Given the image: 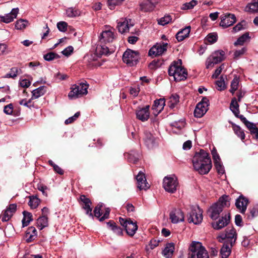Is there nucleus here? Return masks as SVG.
I'll list each match as a JSON object with an SVG mask.
<instances>
[{
  "label": "nucleus",
  "instance_id": "nucleus-1",
  "mask_svg": "<svg viewBox=\"0 0 258 258\" xmlns=\"http://www.w3.org/2000/svg\"><path fill=\"white\" fill-rule=\"evenodd\" d=\"M194 169L201 174L208 173L212 167L211 160L209 154L204 150L196 152L192 159Z\"/></svg>",
  "mask_w": 258,
  "mask_h": 258
},
{
  "label": "nucleus",
  "instance_id": "nucleus-2",
  "mask_svg": "<svg viewBox=\"0 0 258 258\" xmlns=\"http://www.w3.org/2000/svg\"><path fill=\"white\" fill-rule=\"evenodd\" d=\"M181 64V60L178 59L173 61L169 68V75L173 76L175 81H180L186 78L187 72Z\"/></svg>",
  "mask_w": 258,
  "mask_h": 258
},
{
  "label": "nucleus",
  "instance_id": "nucleus-3",
  "mask_svg": "<svg viewBox=\"0 0 258 258\" xmlns=\"http://www.w3.org/2000/svg\"><path fill=\"white\" fill-rule=\"evenodd\" d=\"M88 85L86 83L75 84L71 88V91L68 94L70 99H75L86 95L88 93Z\"/></svg>",
  "mask_w": 258,
  "mask_h": 258
},
{
  "label": "nucleus",
  "instance_id": "nucleus-4",
  "mask_svg": "<svg viewBox=\"0 0 258 258\" xmlns=\"http://www.w3.org/2000/svg\"><path fill=\"white\" fill-rule=\"evenodd\" d=\"M190 249L191 258H209L208 252L200 242H193Z\"/></svg>",
  "mask_w": 258,
  "mask_h": 258
},
{
  "label": "nucleus",
  "instance_id": "nucleus-5",
  "mask_svg": "<svg viewBox=\"0 0 258 258\" xmlns=\"http://www.w3.org/2000/svg\"><path fill=\"white\" fill-rule=\"evenodd\" d=\"M217 238L220 242H222L224 240H225L224 242H227L230 244L231 246H232L236 240V231L233 227H228L226 228L224 233H220Z\"/></svg>",
  "mask_w": 258,
  "mask_h": 258
},
{
  "label": "nucleus",
  "instance_id": "nucleus-6",
  "mask_svg": "<svg viewBox=\"0 0 258 258\" xmlns=\"http://www.w3.org/2000/svg\"><path fill=\"white\" fill-rule=\"evenodd\" d=\"M225 52L223 50H217L214 52L207 59L206 67L209 69L212 68L216 64L224 59Z\"/></svg>",
  "mask_w": 258,
  "mask_h": 258
},
{
  "label": "nucleus",
  "instance_id": "nucleus-7",
  "mask_svg": "<svg viewBox=\"0 0 258 258\" xmlns=\"http://www.w3.org/2000/svg\"><path fill=\"white\" fill-rule=\"evenodd\" d=\"M115 29L109 26H105L99 36L101 44L112 42L115 39Z\"/></svg>",
  "mask_w": 258,
  "mask_h": 258
},
{
  "label": "nucleus",
  "instance_id": "nucleus-8",
  "mask_svg": "<svg viewBox=\"0 0 258 258\" xmlns=\"http://www.w3.org/2000/svg\"><path fill=\"white\" fill-rule=\"evenodd\" d=\"M139 59V54L138 52L131 49H127L122 55L123 62L131 67L136 65Z\"/></svg>",
  "mask_w": 258,
  "mask_h": 258
},
{
  "label": "nucleus",
  "instance_id": "nucleus-9",
  "mask_svg": "<svg viewBox=\"0 0 258 258\" xmlns=\"http://www.w3.org/2000/svg\"><path fill=\"white\" fill-rule=\"evenodd\" d=\"M163 186L165 190L170 193L175 192L178 186V182L175 176H166L163 179Z\"/></svg>",
  "mask_w": 258,
  "mask_h": 258
},
{
  "label": "nucleus",
  "instance_id": "nucleus-10",
  "mask_svg": "<svg viewBox=\"0 0 258 258\" xmlns=\"http://www.w3.org/2000/svg\"><path fill=\"white\" fill-rule=\"evenodd\" d=\"M203 211L199 207H192L188 214V221L195 224L201 223L203 220Z\"/></svg>",
  "mask_w": 258,
  "mask_h": 258
},
{
  "label": "nucleus",
  "instance_id": "nucleus-11",
  "mask_svg": "<svg viewBox=\"0 0 258 258\" xmlns=\"http://www.w3.org/2000/svg\"><path fill=\"white\" fill-rule=\"evenodd\" d=\"M167 43H157L149 50V55L151 56L161 55L167 50Z\"/></svg>",
  "mask_w": 258,
  "mask_h": 258
},
{
  "label": "nucleus",
  "instance_id": "nucleus-12",
  "mask_svg": "<svg viewBox=\"0 0 258 258\" xmlns=\"http://www.w3.org/2000/svg\"><path fill=\"white\" fill-rule=\"evenodd\" d=\"M169 218L172 223H178L184 221V216L183 212L180 209L172 210L169 215Z\"/></svg>",
  "mask_w": 258,
  "mask_h": 258
},
{
  "label": "nucleus",
  "instance_id": "nucleus-13",
  "mask_svg": "<svg viewBox=\"0 0 258 258\" xmlns=\"http://www.w3.org/2000/svg\"><path fill=\"white\" fill-rule=\"evenodd\" d=\"M236 22V17L231 14H225L221 17L220 26L223 28H227L233 25Z\"/></svg>",
  "mask_w": 258,
  "mask_h": 258
},
{
  "label": "nucleus",
  "instance_id": "nucleus-14",
  "mask_svg": "<svg viewBox=\"0 0 258 258\" xmlns=\"http://www.w3.org/2000/svg\"><path fill=\"white\" fill-rule=\"evenodd\" d=\"M137 186L140 189L147 190L150 187L149 184L147 182L145 174L142 171H140L136 176Z\"/></svg>",
  "mask_w": 258,
  "mask_h": 258
},
{
  "label": "nucleus",
  "instance_id": "nucleus-15",
  "mask_svg": "<svg viewBox=\"0 0 258 258\" xmlns=\"http://www.w3.org/2000/svg\"><path fill=\"white\" fill-rule=\"evenodd\" d=\"M149 105L145 107L140 108L136 111L137 118L142 121H147L150 117Z\"/></svg>",
  "mask_w": 258,
  "mask_h": 258
},
{
  "label": "nucleus",
  "instance_id": "nucleus-16",
  "mask_svg": "<svg viewBox=\"0 0 258 258\" xmlns=\"http://www.w3.org/2000/svg\"><path fill=\"white\" fill-rule=\"evenodd\" d=\"M248 203V200L243 196H240L236 200L235 206L240 212L244 214Z\"/></svg>",
  "mask_w": 258,
  "mask_h": 258
},
{
  "label": "nucleus",
  "instance_id": "nucleus-17",
  "mask_svg": "<svg viewBox=\"0 0 258 258\" xmlns=\"http://www.w3.org/2000/svg\"><path fill=\"white\" fill-rule=\"evenodd\" d=\"M133 26L132 20L125 19L123 21L118 23L117 28L120 33H124L128 32L130 28Z\"/></svg>",
  "mask_w": 258,
  "mask_h": 258
},
{
  "label": "nucleus",
  "instance_id": "nucleus-18",
  "mask_svg": "<svg viewBox=\"0 0 258 258\" xmlns=\"http://www.w3.org/2000/svg\"><path fill=\"white\" fill-rule=\"evenodd\" d=\"M102 207V204H99L95 208L94 210V216L99 218L100 221H102L108 218L110 213V209L109 208H106L104 214L102 216H101L102 214L101 212Z\"/></svg>",
  "mask_w": 258,
  "mask_h": 258
},
{
  "label": "nucleus",
  "instance_id": "nucleus-19",
  "mask_svg": "<svg viewBox=\"0 0 258 258\" xmlns=\"http://www.w3.org/2000/svg\"><path fill=\"white\" fill-rule=\"evenodd\" d=\"M222 211V207L215 203L210 207L208 212L209 216L212 219H216L219 217V214Z\"/></svg>",
  "mask_w": 258,
  "mask_h": 258
},
{
  "label": "nucleus",
  "instance_id": "nucleus-20",
  "mask_svg": "<svg viewBox=\"0 0 258 258\" xmlns=\"http://www.w3.org/2000/svg\"><path fill=\"white\" fill-rule=\"evenodd\" d=\"M230 221L229 215H225L219 220L218 222L212 223V227L214 229L219 230L228 225Z\"/></svg>",
  "mask_w": 258,
  "mask_h": 258
},
{
  "label": "nucleus",
  "instance_id": "nucleus-21",
  "mask_svg": "<svg viewBox=\"0 0 258 258\" xmlns=\"http://www.w3.org/2000/svg\"><path fill=\"white\" fill-rule=\"evenodd\" d=\"M165 105V101L164 98L156 100L154 101V104L152 106L153 113L155 115H157L163 109Z\"/></svg>",
  "mask_w": 258,
  "mask_h": 258
},
{
  "label": "nucleus",
  "instance_id": "nucleus-22",
  "mask_svg": "<svg viewBox=\"0 0 258 258\" xmlns=\"http://www.w3.org/2000/svg\"><path fill=\"white\" fill-rule=\"evenodd\" d=\"M157 2H152L150 0H144L140 5V9L141 11L147 12L154 10Z\"/></svg>",
  "mask_w": 258,
  "mask_h": 258
},
{
  "label": "nucleus",
  "instance_id": "nucleus-23",
  "mask_svg": "<svg viewBox=\"0 0 258 258\" xmlns=\"http://www.w3.org/2000/svg\"><path fill=\"white\" fill-rule=\"evenodd\" d=\"M18 12V8L13 9L10 13L2 17V21L6 23H9L13 21L14 19L16 18Z\"/></svg>",
  "mask_w": 258,
  "mask_h": 258
},
{
  "label": "nucleus",
  "instance_id": "nucleus-24",
  "mask_svg": "<svg viewBox=\"0 0 258 258\" xmlns=\"http://www.w3.org/2000/svg\"><path fill=\"white\" fill-rule=\"evenodd\" d=\"M174 249V244L173 243H167L162 251V254L166 258H170L173 255Z\"/></svg>",
  "mask_w": 258,
  "mask_h": 258
},
{
  "label": "nucleus",
  "instance_id": "nucleus-25",
  "mask_svg": "<svg viewBox=\"0 0 258 258\" xmlns=\"http://www.w3.org/2000/svg\"><path fill=\"white\" fill-rule=\"evenodd\" d=\"M125 229L128 235L133 236L138 229V226L136 222H134L130 220V221L125 225Z\"/></svg>",
  "mask_w": 258,
  "mask_h": 258
},
{
  "label": "nucleus",
  "instance_id": "nucleus-26",
  "mask_svg": "<svg viewBox=\"0 0 258 258\" xmlns=\"http://www.w3.org/2000/svg\"><path fill=\"white\" fill-rule=\"evenodd\" d=\"M208 107L202 105V103H198L194 111L195 117L200 118L207 111Z\"/></svg>",
  "mask_w": 258,
  "mask_h": 258
},
{
  "label": "nucleus",
  "instance_id": "nucleus-27",
  "mask_svg": "<svg viewBox=\"0 0 258 258\" xmlns=\"http://www.w3.org/2000/svg\"><path fill=\"white\" fill-rule=\"evenodd\" d=\"M190 31V26L185 27L184 29L179 31L176 35V38L178 41H181L185 38L188 37Z\"/></svg>",
  "mask_w": 258,
  "mask_h": 258
},
{
  "label": "nucleus",
  "instance_id": "nucleus-28",
  "mask_svg": "<svg viewBox=\"0 0 258 258\" xmlns=\"http://www.w3.org/2000/svg\"><path fill=\"white\" fill-rule=\"evenodd\" d=\"M144 134V140L147 146L149 148H153L155 143L154 137L150 132L147 131L145 132Z\"/></svg>",
  "mask_w": 258,
  "mask_h": 258
},
{
  "label": "nucleus",
  "instance_id": "nucleus-29",
  "mask_svg": "<svg viewBox=\"0 0 258 258\" xmlns=\"http://www.w3.org/2000/svg\"><path fill=\"white\" fill-rule=\"evenodd\" d=\"M47 91V87L44 86H42L38 88L33 90L32 92V96L31 99H37L39 97L43 96Z\"/></svg>",
  "mask_w": 258,
  "mask_h": 258
},
{
  "label": "nucleus",
  "instance_id": "nucleus-30",
  "mask_svg": "<svg viewBox=\"0 0 258 258\" xmlns=\"http://www.w3.org/2000/svg\"><path fill=\"white\" fill-rule=\"evenodd\" d=\"M232 246L227 242H224V244L221 249L220 253L222 258H227L231 253Z\"/></svg>",
  "mask_w": 258,
  "mask_h": 258
},
{
  "label": "nucleus",
  "instance_id": "nucleus-31",
  "mask_svg": "<svg viewBox=\"0 0 258 258\" xmlns=\"http://www.w3.org/2000/svg\"><path fill=\"white\" fill-rule=\"evenodd\" d=\"M245 11L249 13H255L258 11V0H253L251 3L247 5Z\"/></svg>",
  "mask_w": 258,
  "mask_h": 258
},
{
  "label": "nucleus",
  "instance_id": "nucleus-32",
  "mask_svg": "<svg viewBox=\"0 0 258 258\" xmlns=\"http://www.w3.org/2000/svg\"><path fill=\"white\" fill-rule=\"evenodd\" d=\"M66 15L70 18H75L80 15L81 11L75 8H69L66 10Z\"/></svg>",
  "mask_w": 258,
  "mask_h": 258
},
{
  "label": "nucleus",
  "instance_id": "nucleus-33",
  "mask_svg": "<svg viewBox=\"0 0 258 258\" xmlns=\"http://www.w3.org/2000/svg\"><path fill=\"white\" fill-rule=\"evenodd\" d=\"M37 225L40 230L47 227L48 226V219L46 216H42L38 218Z\"/></svg>",
  "mask_w": 258,
  "mask_h": 258
},
{
  "label": "nucleus",
  "instance_id": "nucleus-34",
  "mask_svg": "<svg viewBox=\"0 0 258 258\" xmlns=\"http://www.w3.org/2000/svg\"><path fill=\"white\" fill-rule=\"evenodd\" d=\"M229 197L228 196L224 195L220 198L218 204L219 206L222 207L223 209L224 207H228L230 206Z\"/></svg>",
  "mask_w": 258,
  "mask_h": 258
},
{
  "label": "nucleus",
  "instance_id": "nucleus-35",
  "mask_svg": "<svg viewBox=\"0 0 258 258\" xmlns=\"http://www.w3.org/2000/svg\"><path fill=\"white\" fill-rule=\"evenodd\" d=\"M179 96L176 94L171 95L169 98L168 105L170 108H173L175 105L179 102Z\"/></svg>",
  "mask_w": 258,
  "mask_h": 258
},
{
  "label": "nucleus",
  "instance_id": "nucleus-36",
  "mask_svg": "<svg viewBox=\"0 0 258 258\" xmlns=\"http://www.w3.org/2000/svg\"><path fill=\"white\" fill-rule=\"evenodd\" d=\"M230 108L235 116H238V114L239 113V105L235 98L232 99Z\"/></svg>",
  "mask_w": 258,
  "mask_h": 258
},
{
  "label": "nucleus",
  "instance_id": "nucleus-37",
  "mask_svg": "<svg viewBox=\"0 0 258 258\" xmlns=\"http://www.w3.org/2000/svg\"><path fill=\"white\" fill-rule=\"evenodd\" d=\"M231 124L235 134L239 137L241 140H243L245 138V134L243 131L235 124L232 122Z\"/></svg>",
  "mask_w": 258,
  "mask_h": 258
},
{
  "label": "nucleus",
  "instance_id": "nucleus-38",
  "mask_svg": "<svg viewBox=\"0 0 258 258\" xmlns=\"http://www.w3.org/2000/svg\"><path fill=\"white\" fill-rule=\"evenodd\" d=\"M96 53L98 55H107L109 53V49L107 46H106L102 43L97 46Z\"/></svg>",
  "mask_w": 258,
  "mask_h": 258
},
{
  "label": "nucleus",
  "instance_id": "nucleus-39",
  "mask_svg": "<svg viewBox=\"0 0 258 258\" xmlns=\"http://www.w3.org/2000/svg\"><path fill=\"white\" fill-rule=\"evenodd\" d=\"M249 33H245L238 38L237 41L234 42V45H242L247 40H249Z\"/></svg>",
  "mask_w": 258,
  "mask_h": 258
},
{
  "label": "nucleus",
  "instance_id": "nucleus-40",
  "mask_svg": "<svg viewBox=\"0 0 258 258\" xmlns=\"http://www.w3.org/2000/svg\"><path fill=\"white\" fill-rule=\"evenodd\" d=\"M23 213L24 217L22 220V224L23 226L25 227L27 226L29 224V223L32 220V215L31 213L26 211H24Z\"/></svg>",
  "mask_w": 258,
  "mask_h": 258
},
{
  "label": "nucleus",
  "instance_id": "nucleus-41",
  "mask_svg": "<svg viewBox=\"0 0 258 258\" xmlns=\"http://www.w3.org/2000/svg\"><path fill=\"white\" fill-rule=\"evenodd\" d=\"M198 4V1L196 0H192L188 3H186L182 5L181 9L182 10H191Z\"/></svg>",
  "mask_w": 258,
  "mask_h": 258
},
{
  "label": "nucleus",
  "instance_id": "nucleus-42",
  "mask_svg": "<svg viewBox=\"0 0 258 258\" xmlns=\"http://www.w3.org/2000/svg\"><path fill=\"white\" fill-rule=\"evenodd\" d=\"M107 224L111 230H112L116 234L119 235L122 234V229L120 227H117L115 223L109 222Z\"/></svg>",
  "mask_w": 258,
  "mask_h": 258
},
{
  "label": "nucleus",
  "instance_id": "nucleus-43",
  "mask_svg": "<svg viewBox=\"0 0 258 258\" xmlns=\"http://www.w3.org/2000/svg\"><path fill=\"white\" fill-rule=\"evenodd\" d=\"M40 200L35 196L30 197V200L29 202V205L32 209L36 208L40 203Z\"/></svg>",
  "mask_w": 258,
  "mask_h": 258
},
{
  "label": "nucleus",
  "instance_id": "nucleus-44",
  "mask_svg": "<svg viewBox=\"0 0 258 258\" xmlns=\"http://www.w3.org/2000/svg\"><path fill=\"white\" fill-rule=\"evenodd\" d=\"M28 24V22L25 20L20 19L18 20L15 24V27L17 29L22 30L26 28Z\"/></svg>",
  "mask_w": 258,
  "mask_h": 258
},
{
  "label": "nucleus",
  "instance_id": "nucleus-45",
  "mask_svg": "<svg viewBox=\"0 0 258 258\" xmlns=\"http://www.w3.org/2000/svg\"><path fill=\"white\" fill-rule=\"evenodd\" d=\"M239 85V79L236 77H235L231 83V88L230 92L233 94L234 92L237 90Z\"/></svg>",
  "mask_w": 258,
  "mask_h": 258
},
{
  "label": "nucleus",
  "instance_id": "nucleus-46",
  "mask_svg": "<svg viewBox=\"0 0 258 258\" xmlns=\"http://www.w3.org/2000/svg\"><path fill=\"white\" fill-rule=\"evenodd\" d=\"M124 0H108V5L110 10H113L115 6L120 5Z\"/></svg>",
  "mask_w": 258,
  "mask_h": 258
},
{
  "label": "nucleus",
  "instance_id": "nucleus-47",
  "mask_svg": "<svg viewBox=\"0 0 258 258\" xmlns=\"http://www.w3.org/2000/svg\"><path fill=\"white\" fill-rule=\"evenodd\" d=\"M172 20V18L170 16H165L163 18H161L158 21V23L159 25L164 26L169 23Z\"/></svg>",
  "mask_w": 258,
  "mask_h": 258
},
{
  "label": "nucleus",
  "instance_id": "nucleus-48",
  "mask_svg": "<svg viewBox=\"0 0 258 258\" xmlns=\"http://www.w3.org/2000/svg\"><path fill=\"white\" fill-rule=\"evenodd\" d=\"M44 59L46 61H51L54 59L59 58V55L54 52H49L43 55Z\"/></svg>",
  "mask_w": 258,
  "mask_h": 258
},
{
  "label": "nucleus",
  "instance_id": "nucleus-49",
  "mask_svg": "<svg viewBox=\"0 0 258 258\" xmlns=\"http://www.w3.org/2000/svg\"><path fill=\"white\" fill-rule=\"evenodd\" d=\"M218 35L217 33H212L208 34L206 38V40L210 43H214L217 41Z\"/></svg>",
  "mask_w": 258,
  "mask_h": 258
},
{
  "label": "nucleus",
  "instance_id": "nucleus-50",
  "mask_svg": "<svg viewBox=\"0 0 258 258\" xmlns=\"http://www.w3.org/2000/svg\"><path fill=\"white\" fill-rule=\"evenodd\" d=\"M18 72L19 69L18 68H13L11 69L10 72L6 75L5 78H14L17 76Z\"/></svg>",
  "mask_w": 258,
  "mask_h": 258
},
{
  "label": "nucleus",
  "instance_id": "nucleus-51",
  "mask_svg": "<svg viewBox=\"0 0 258 258\" xmlns=\"http://www.w3.org/2000/svg\"><path fill=\"white\" fill-rule=\"evenodd\" d=\"M171 125L179 130H181L184 127L185 125V121L184 119H181L178 121H174L171 123Z\"/></svg>",
  "mask_w": 258,
  "mask_h": 258
},
{
  "label": "nucleus",
  "instance_id": "nucleus-52",
  "mask_svg": "<svg viewBox=\"0 0 258 258\" xmlns=\"http://www.w3.org/2000/svg\"><path fill=\"white\" fill-rule=\"evenodd\" d=\"M216 88L219 91H222L225 89L226 85L223 78H220V79L216 82Z\"/></svg>",
  "mask_w": 258,
  "mask_h": 258
},
{
  "label": "nucleus",
  "instance_id": "nucleus-53",
  "mask_svg": "<svg viewBox=\"0 0 258 258\" xmlns=\"http://www.w3.org/2000/svg\"><path fill=\"white\" fill-rule=\"evenodd\" d=\"M258 215V206L253 207L250 210V214L248 215L249 219H252Z\"/></svg>",
  "mask_w": 258,
  "mask_h": 258
},
{
  "label": "nucleus",
  "instance_id": "nucleus-54",
  "mask_svg": "<svg viewBox=\"0 0 258 258\" xmlns=\"http://www.w3.org/2000/svg\"><path fill=\"white\" fill-rule=\"evenodd\" d=\"M245 26V22L242 21L240 23H238L235 27L233 28V31L234 32H237L241 30L244 29Z\"/></svg>",
  "mask_w": 258,
  "mask_h": 258
},
{
  "label": "nucleus",
  "instance_id": "nucleus-55",
  "mask_svg": "<svg viewBox=\"0 0 258 258\" xmlns=\"http://www.w3.org/2000/svg\"><path fill=\"white\" fill-rule=\"evenodd\" d=\"M246 51V48L245 47H243L240 49L236 50L234 53V58H238L241 55L244 54Z\"/></svg>",
  "mask_w": 258,
  "mask_h": 258
},
{
  "label": "nucleus",
  "instance_id": "nucleus-56",
  "mask_svg": "<svg viewBox=\"0 0 258 258\" xmlns=\"http://www.w3.org/2000/svg\"><path fill=\"white\" fill-rule=\"evenodd\" d=\"M26 234L30 235V239H32L33 236L37 235V231L35 227L31 226L27 231Z\"/></svg>",
  "mask_w": 258,
  "mask_h": 258
},
{
  "label": "nucleus",
  "instance_id": "nucleus-57",
  "mask_svg": "<svg viewBox=\"0 0 258 258\" xmlns=\"http://www.w3.org/2000/svg\"><path fill=\"white\" fill-rule=\"evenodd\" d=\"M68 24L66 22L61 21L57 23V27L61 32H65L67 29Z\"/></svg>",
  "mask_w": 258,
  "mask_h": 258
},
{
  "label": "nucleus",
  "instance_id": "nucleus-58",
  "mask_svg": "<svg viewBox=\"0 0 258 258\" xmlns=\"http://www.w3.org/2000/svg\"><path fill=\"white\" fill-rule=\"evenodd\" d=\"M80 115V112H76L74 114V116H73L72 117H70L69 118H68L67 119H66L65 120V122H64L66 124H70V123H71L73 122L74 121H75L79 117Z\"/></svg>",
  "mask_w": 258,
  "mask_h": 258
},
{
  "label": "nucleus",
  "instance_id": "nucleus-59",
  "mask_svg": "<svg viewBox=\"0 0 258 258\" xmlns=\"http://www.w3.org/2000/svg\"><path fill=\"white\" fill-rule=\"evenodd\" d=\"M211 154L212 155L214 163L220 161V156L215 148H214L211 151Z\"/></svg>",
  "mask_w": 258,
  "mask_h": 258
},
{
  "label": "nucleus",
  "instance_id": "nucleus-60",
  "mask_svg": "<svg viewBox=\"0 0 258 258\" xmlns=\"http://www.w3.org/2000/svg\"><path fill=\"white\" fill-rule=\"evenodd\" d=\"M246 127L248 128V130L250 131L251 133H253L257 128L256 127L255 125L247 120V121L244 123Z\"/></svg>",
  "mask_w": 258,
  "mask_h": 258
},
{
  "label": "nucleus",
  "instance_id": "nucleus-61",
  "mask_svg": "<svg viewBox=\"0 0 258 258\" xmlns=\"http://www.w3.org/2000/svg\"><path fill=\"white\" fill-rule=\"evenodd\" d=\"M4 112L8 115L12 114L13 112V105L12 104H9L4 107Z\"/></svg>",
  "mask_w": 258,
  "mask_h": 258
},
{
  "label": "nucleus",
  "instance_id": "nucleus-62",
  "mask_svg": "<svg viewBox=\"0 0 258 258\" xmlns=\"http://www.w3.org/2000/svg\"><path fill=\"white\" fill-rule=\"evenodd\" d=\"M13 214L9 212V211L6 210L2 216V220L3 222H7L11 218Z\"/></svg>",
  "mask_w": 258,
  "mask_h": 258
},
{
  "label": "nucleus",
  "instance_id": "nucleus-63",
  "mask_svg": "<svg viewBox=\"0 0 258 258\" xmlns=\"http://www.w3.org/2000/svg\"><path fill=\"white\" fill-rule=\"evenodd\" d=\"M215 167L219 174H222L224 173V167L221 164V162H218L214 163Z\"/></svg>",
  "mask_w": 258,
  "mask_h": 258
},
{
  "label": "nucleus",
  "instance_id": "nucleus-64",
  "mask_svg": "<svg viewBox=\"0 0 258 258\" xmlns=\"http://www.w3.org/2000/svg\"><path fill=\"white\" fill-rule=\"evenodd\" d=\"M73 50V47L72 46H69L62 51V53L66 56H68L71 54Z\"/></svg>",
  "mask_w": 258,
  "mask_h": 258
}]
</instances>
